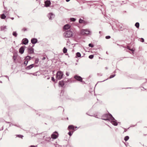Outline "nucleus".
<instances>
[{
	"label": "nucleus",
	"mask_w": 147,
	"mask_h": 147,
	"mask_svg": "<svg viewBox=\"0 0 147 147\" xmlns=\"http://www.w3.org/2000/svg\"><path fill=\"white\" fill-rule=\"evenodd\" d=\"M99 32V34H100L101 33V32L100 31Z\"/></svg>",
	"instance_id": "13d9d810"
},
{
	"label": "nucleus",
	"mask_w": 147,
	"mask_h": 147,
	"mask_svg": "<svg viewBox=\"0 0 147 147\" xmlns=\"http://www.w3.org/2000/svg\"><path fill=\"white\" fill-rule=\"evenodd\" d=\"M11 19L12 20H13L14 19V18H11Z\"/></svg>",
	"instance_id": "5fc2aeb1"
},
{
	"label": "nucleus",
	"mask_w": 147,
	"mask_h": 147,
	"mask_svg": "<svg viewBox=\"0 0 147 147\" xmlns=\"http://www.w3.org/2000/svg\"><path fill=\"white\" fill-rule=\"evenodd\" d=\"M24 50V48L23 47H21L19 49V52L21 54H23Z\"/></svg>",
	"instance_id": "2eb2a0df"
},
{
	"label": "nucleus",
	"mask_w": 147,
	"mask_h": 147,
	"mask_svg": "<svg viewBox=\"0 0 147 147\" xmlns=\"http://www.w3.org/2000/svg\"><path fill=\"white\" fill-rule=\"evenodd\" d=\"M5 38H6V37H5V38H3V39H5Z\"/></svg>",
	"instance_id": "69168bd1"
},
{
	"label": "nucleus",
	"mask_w": 147,
	"mask_h": 147,
	"mask_svg": "<svg viewBox=\"0 0 147 147\" xmlns=\"http://www.w3.org/2000/svg\"><path fill=\"white\" fill-rule=\"evenodd\" d=\"M141 41L142 42H143L144 41V39L143 38H141Z\"/></svg>",
	"instance_id": "a19ab883"
},
{
	"label": "nucleus",
	"mask_w": 147,
	"mask_h": 147,
	"mask_svg": "<svg viewBox=\"0 0 147 147\" xmlns=\"http://www.w3.org/2000/svg\"><path fill=\"white\" fill-rule=\"evenodd\" d=\"M46 59V57H43V58L42 59V60H44Z\"/></svg>",
	"instance_id": "37998d69"
},
{
	"label": "nucleus",
	"mask_w": 147,
	"mask_h": 147,
	"mask_svg": "<svg viewBox=\"0 0 147 147\" xmlns=\"http://www.w3.org/2000/svg\"><path fill=\"white\" fill-rule=\"evenodd\" d=\"M115 72H116L115 71L114 72V73H115Z\"/></svg>",
	"instance_id": "338daca9"
},
{
	"label": "nucleus",
	"mask_w": 147,
	"mask_h": 147,
	"mask_svg": "<svg viewBox=\"0 0 147 147\" xmlns=\"http://www.w3.org/2000/svg\"><path fill=\"white\" fill-rule=\"evenodd\" d=\"M34 67V64H31V65L27 66V67H26V70H28L32 68L33 67Z\"/></svg>",
	"instance_id": "4468645a"
},
{
	"label": "nucleus",
	"mask_w": 147,
	"mask_h": 147,
	"mask_svg": "<svg viewBox=\"0 0 147 147\" xmlns=\"http://www.w3.org/2000/svg\"><path fill=\"white\" fill-rule=\"evenodd\" d=\"M37 39L36 38H32L31 40V43L33 44H34L36 43L37 42Z\"/></svg>",
	"instance_id": "9b49d317"
},
{
	"label": "nucleus",
	"mask_w": 147,
	"mask_h": 147,
	"mask_svg": "<svg viewBox=\"0 0 147 147\" xmlns=\"http://www.w3.org/2000/svg\"><path fill=\"white\" fill-rule=\"evenodd\" d=\"M135 26L137 28H138L139 27V23L138 22H136L135 24Z\"/></svg>",
	"instance_id": "a878e982"
},
{
	"label": "nucleus",
	"mask_w": 147,
	"mask_h": 147,
	"mask_svg": "<svg viewBox=\"0 0 147 147\" xmlns=\"http://www.w3.org/2000/svg\"><path fill=\"white\" fill-rule=\"evenodd\" d=\"M6 16L4 14H3L1 15V18L2 19H5Z\"/></svg>",
	"instance_id": "4be33fe9"
},
{
	"label": "nucleus",
	"mask_w": 147,
	"mask_h": 147,
	"mask_svg": "<svg viewBox=\"0 0 147 147\" xmlns=\"http://www.w3.org/2000/svg\"><path fill=\"white\" fill-rule=\"evenodd\" d=\"M58 146H59V145H56V147H58Z\"/></svg>",
	"instance_id": "4d7b16f0"
},
{
	"label": "nucleus",
	"mask_w": 147,
	"mask_h": 147,
	"mask_svg": "<svg viewBox=\"0 0 147 147\" xmlns=\"http://www.w3.org/2000/svg\"><path fill=\"white\" fill-rule=\"evenodd\" d=\"M66 74L67 76H68L69 75V73L68 72H66Z\"/></svg>",
	"instance_id": "79ce46f5"
},
{
	"label": "nucleus",
	"mask_w": 147,
	"mask_h": 147,
	"mask_svg": "<svg viewBox=\"0 0 147 147\" xmlns=\"http://www.w3.org/2000/svg\"><path fill=\"white\" fill-rule=\"evenodd\" d=\"M67 49L65 47H64L63 49V51L64 53H67Z\"/></svg>",
	"instance_id": "5701e85b"
},
{
	"label": "nucleus",
	"mask_w": 147,
	"mask_h": 147,
	"mask_svg": "<svg viewBox=\"0 0 147 147\" xmlns=\"http://www.w3.org/2000/svg\"><path fill=\"white\" fill-rule=\"evenodd\" d=\"M70 0H66V1L67 2H68L70 1Z\"/></svg>",
	"instance_id": "603ef678"
},
{
	"label": "nucleus",
	"mask_w": 147,
	"mask_h": 147,
	"mask_svg": "<svg viewBox=\"0 0 147 147\" xmlns=\"http://www.w3.org/2000/svg\"><path fill=\"white\" fill-rule=\"evenodd\" d=\"M129 137L128 136H126L125 137L124 139L125 141H127L129 140Z\"/></svg>",
	"instance_id": "b1692460"
},
{
	"label": "nucleus",
	"mask_w": 147,
	"mask_h": 147,
	"mask_svg": "<svg viewBox=\"0 0 147 147\" xmlns=\"http://www.w3.org/2000/svg\"><path fill=\"white\" fill-rule=\"evenodd\" d=\"M75 128H77V127H76Z\"/></svg>",
	"instance_id": "0e129e2a"
},
{
	"label": "nucleus",
	"mask_w": 147,
	"mask_h": 147,
	"mask_svg": "<svg viewBox=\"0 0 147 147\" xmlns=\"http://www.w3.org/2000/svg\"><path fill=\"white\" fill-rule=\"evenodd\" d=\"M67 119H68V118L67 117Z\"/></svg>",
	"instance_id": "774afa93"
},
{
	"label": "nucleus",
	"mask_w": 147,
	"mask_h": 147,
	"mask_svg": "<svg viewBox=\"0 0 147 147\" xmlns=\"http://www.w3.org/2000/svg\"><path fill=\"white\" fill-rule=\"evenodd\" d=\"M82 2L83 3H85V1H82Z\"/></svg>",
	"instance_id": "3c124183"
},
{
	"label": "nucleus",
	"mask_w": 147,
	"mask_h": 147,
	"mask_svg": "<svg viewBox=\"0 0 147 147\" xmlns=\"http://www.w3.org/2000/svg\"><path fill=\"white\" fill-rule=\"evenodd\" d=\"M105 69H108V68H107V67H105Z\"/></svg>",
	"instance_id": "bf43d9fd"
},
{
	"label": "nucleus",
	"mask_w": 147,
	"mask_h": 147,
	"mask_svg": "<svg viewBox=\"0 0 147 147\" xmlns=\"http://www.w3.org/2000/svg\"><path fill=\"white\" fill-rule=\"evenodd\" d=\"M22 30H24V31H25L26 30V29L24 28L22 29Z\"/></svg>",
	"instance_id": "49530a36"
},
{
	"label": "nucleus",
	"mask_w": 147,
	"mask_h": 147,
	"mask_svg": "<svg viewBox=\"0 0 147 147\" xmlns=\"http://www.w3.org/2000/svg\"><path fill=\"white\" fill-rule=\"evenodd\" d=\"M7 29L6 26H2L1 27V31L5 30Z\"/></svg>",
	"instance_id": "a211bd4d"
},
{
	"label": "nucleus",
	"mask_w": 147,
	"mask_h": 147,
	"mask_svg": "<svg viewBox=\"0 0 147 147\" xmlns=\"http://www.w3.org/2000/svg\"><path fill=\"white\" fill-rule=\"evenodd\" d=\"M58 134L56 131H55L53 132V134L51 135V137H49L47 139H46V140L47 141H49V140H50L51 138L53 139H55L57 138L58 136Z\"/></svg>",
	"instance_id": "7ed1b4c3"
},
{
	"label": "nucleus",
	"mask_w": 147,
	"mask_h": 147,
	"mask_svg": "<svg viewBox=\"0 0 147 147\" xmlns=\"http://www.w3.org/2000/svg\"><path fill=\"white\" fill-rule=\"evenodd\" d=\"M28 61H26L25 60L24 62V64L25 65H26L28 63Z\"/></svg>",
	"instance_id": "72a5a7b5"
},
{
	"label": "nucleus",
	"mask_w": 147,
	"mask_h": 147,
	"mask_svg": "<svg viewBox=\"0 0 147 147\" xmlns=\"http://www.w3.org/2000/svg\"><path fill=\"white\" fill-rule=\"evenodd\" d=\"M96 1H94L93 2H95Z\"/></svg>",
	"instance_id": "680f3d73"
},
{
	"label": "nucleus",
	"mask_w": 147,
	"mask_h": 147,
	"mask_svg": "<svg viewBox=\"0 0 147 147\" xmlns=\"http://www.w3.org/2000/svg\"><path fill=\"white\" fill-rule=\"evenodd\" d=\"M88 46L89 47H94V45L91 43L89 44Z\"/></svg>",
	"instance_id": "473e14b6"
},
{
	"label": "nucleus",
	"mask_w": 147,
	"mask_h": 147,
	"mask_svg": "<svg viewBox=\"0 0 147 147\" xmlns=\"http://www.w3.org/2000/svg\"><path fill=\"white\" fill-rule=\"evenodd\" d=\"M94 57V55H92L89 56V58L90 59H92Z\"/></svg>",
	"instance_id": "c85d7f7f"
},
{
	"label": "nucleus",
	"mask_w": 147,
	"mask_h": 147,
	"mask_svg": "<svg viewBox=\"0 0 147 147\" xmlns=\"http://www.w3.org/2000/svg\"><path fill=\"white\" fill-rule=\"evenodd\" d=\"M111 121V123L115 126H117L118 123L117 122V121L114 119H114H110V121Z\"/></svg>",
	"instance_id": "423d86ee"
},
{
	"label": "nucleus",
	"mask_w": 147,
	"mask_h": 147,
	"mask_svg": "<svg viewBox=\"0 0 147 147\" xmlns=\"http://www.w3.org/2000/svg\"><path fill=\"white\" fill-rule=\"evenodd\" d=\"M74 78L76 80L81 82L82 80V78L80 76H78L77 75H76L74 76Z\"/></svg>",
	"instance_id": "1a4fd4ad"
},
{
	"label": "nucleus",
	"mask_w": 147,
	"mask_h": 147,
	"mask_svg": "<svg viewBox=\"0 0 147 147\" xmlns=\"http://www.w3.org/2000/svg\"><path fill=\"white\" fill-rule=\"evenodd\" d=\"M31 57L30 56H27L25 58L24 60L26 61H28L30 60L31 59Z\"/></svg>",
	"instance_id": "6ab92c4d"
},
{
	"label": "nucleus",
	"mask_w": 147,
	"mask_h": 147,
	"mask_svg": "<svg viewBox=\"0 0 147 147\" xmlns=\"http://www.w3.org/2000/svg\"><path fill=\"white\" fill-rule=\"evenodd\" d=\"M28 42V40L27 38L24 39L22 40V43L25 45H27Z\"/></svg>",
	"instance_id": "ddd939ff"
},
{
	"label": "nucleus",
	"mask_w": 147,
	"mask_h": 147,
	"mask_svg": "<svg viewBox=\"0 0 147 147\" xmlns=\"http://www.w3.org/2000/svg\"><path fill=\"white\" fill-rule=\"evenodd\" d=\"M112 28H113V27H114V26H112Z\"/></svg>",
	"instance_id": "6e6d98bb"
},
{
	"label": "nucleus",
	"mask_w": 147,
	"mask_h": 147,
	"mask_svg": "<svg viewBox=\"0 0 147 147\" xmlns=\"http://www.w3.org/2000/svg\"><path fill=\"white\" fill-rule=\"evenodd\" d=\"M98 76H102V74H98Z\"/></svg>",
	"instance_id": "de8ad7c7"
},
{
	"label": "nucleus",
	"mask_w": 147,
	"mask_h": 147,
	"mask_svg": "<svg viewBox=\"0 0 147 147\" xmlns=\"http://www.w3.org/2000/svg\"><path fill=\"white\" fill-rule=\"evenodd\" d=\"M71 26L69 24L65 25L63 27V29L65 30H68L70 28Z\"/></svg>",
	"instance_id": "f8f14e48"
},
{
	"label": "nucleus",
	"mask_w": 147,
	"mask_h": 147,
	"mask_svg": "<svg viewBox=\"0 0 147 147\" xmlns=\"http://www.w3.org/2000/svg\"><path fill=\"white\" fill-rule=\"evenodd\" d=\"M115 76V74H114V75H111L109 77V78L110 79L112 78H113Z\"/></svg>",
	"instance_id": "7c9ffc66"
},
{
	"label": "nucleus",
	"mask_w": 147,
	"mask_h": 147,
	"mask_svg": "<svg viewBox=\"0 0 147 147\" xmlns=\"http://www.w3.org/2000/svg\"><path fill=\"white\" fill-rule=\"evenodd\" d=\"M64 82L63 81H60L59 82V85L61 87H63L64 86Z\"/></svg>",
	"instance_id": "f3484780"
},
{
	"label": "nucleus",
	"mask_w": 147,
	"mask_h": 147,
	"mask_svg": "<svg viewBox=\"0 0 147 147\" xmlns=\"http://www.w3.org/2000/svg\"><path fill=\"white\" fill-rule=\"evenodd\" d=\"M13 125V124H12L11 123H10V124L9 125V127L11 126V125Z\"/></svg>",
	"instance_id": "09e8293b"
},
{
	"label": "nucleus",
	"mask_w": 147,
	"mask_h": 147,
	"mask_svg": "<svg viewBox=\"0 0 147 147\" xmlns=\"http://www.w3.org/2000/svg\"><path fill=\"white\" fill-rule=\"evenodd\" d=\"M90 32V31L88 29H82L81 31V33L83 35L89 34Z\"/></svg>",
	"instance_id": "39448f33"
},
{
	"label": "nucleus",
	"mask_w": 147,
	"mask_h": 147,
	"mask_svg": "<svg viewBox=\"0 0 147 147\" xmlns=\"http://www.w3.org/2000/svg\"><path fill=\"white\" fill-rule=\"evenodd\" d=\"M63 75V72L61 71H57L56 74V79L57 80L61 79L62 78Z\"/></svg>",
	"instance_id": "20e7f679"
},
{
	"label": "nucleus",
	"mask_w": 147,
	"mask_h": 147,
	"mask_svg": "<svg viewBox=\"0 0 147 147\" xmlns=\"http://www.w3.org/2000/svg\"><path fill=\"white\" fill-rule=\"evenodd\" d=\"M105 80H103V81H102V82H104V81H105Z\"/></svg>",
	"instance_id": "e2e57ef3"
},
{
	"label": "nucleus",
	"mask_w": 147,
	"mask_h": 147,
	"mask_svg": "<svg viewBox=\"0 0 147 147\" xmlns=\"http://www.w3.org/2000/svg\"><path fill=\"white\" fill-rule=\"evenodd\" d=\"M49 78H49V77H48V78H47V79L48 80V79H49Z\"/></svg>",
	"instance_id": "052dcab7"
},
{
	"label": "nucleus",
	"mask_w": 147,
	"mask_h": 147,
	"mask_svg": "<svg viewBox=\"0 0 147 147\" xmlns=\"http://www.w3.org/2000/svg\"><path fill=\"white\" fill-rule=\"evenodd\" d=\"M53 82L55 81V79L53 77H52L51 78Z\"/></svg>",
	"instance_id": "58836bf2"
},
{
	"label": "nucleus",
	"mask_w": 147,
	"mask_h": 147,
	"mask_svg": "<svg viewBox=\"0 0 147 147\" xmlns=\"http://www.w3.org/2000/svg\"><path fill=\"white\" fill-rule=\"evenodd\" d=\"M18 136L19 138H22L23 136L21 135H18Z\"/></svg>",
	"instance_id": "e433bc0d"
},
{
	"label": "nucleus",
	"mask_w": 147,
	"mask_h": 147,
	"mask_svg": "<svg viewBox=\"0 0 147 147\" xmlns=\"http://www.w3.org/2000/svg\"><path fill=\"white\" fill-rule=\"evenodd\" d=\"M76 57H81V55L79 52H77L76 54Z\"/></svg>",
	"instance_id": "412c9836"
},
{
	"label": "nucleus",
	"mask_w": 147,
	"mask_h": 147,
	"mask_svg": "<svg viewBox=\"0 0 147 147\" xmlns=\"http://www.w3.org/2000/svg\"><path fill=\"white\" fill-rule=\"evenodd\" d=\"M111 38V36H106L105 37V38L107 39H109Z\"/></svg>",
	"instance_id": "c9c22d12"
},
{
	"label": "nucleus",
	"mask_w": 147,
	"mask_h": 147,
	"mask_svg": "<svg viewBox=\"0 0 147 147\" xmlns=\"http://www.w3.org/2000/svg\"><path fill=\"white\" fill-rule=\"evenodd\" d=\"M76 19L74 18H70V20L72 22H75L76 20Z\"/></svg>",
	"instance_id": "bb28decb"
},
{
	"label": "nucleus",
	"mask_w": 147,
	"mask_h": 147,
	"mask_svg": "<svg viewBox=\"0 0 147 147\" xmlns=\"http://www.w3.org/2000/svg\"><path fill=\"white\" fill-rule=\"evenodd\" d=\"M84 22H85V21L84 20H82L81 19H79V22L80 23H82Z\"/></svg>",
	"instance_id": "393cba45"
},
{
	"label": "nucleus",
	"mask_w": 147,
	"mask_h": 147,
	"mask_svg": "<svg viewBox=\"0 0 147 147\" xmlns=\"http://www.w3.org/2000/svg\"><path fill=\"white\" fill-rule=\"evenodd\" d=\"M12 35L13 36H14L15 37H16L17 36L18 34L16 31H14L13 32Z\"/></svg>",
	"instance_id": "aec40b11"
},
{
	"label": "nucleus",
	"mask_w": 147,
	"mask_h": 147,
	"mask_svg": "<svg viewBox=\"0 0 147 147\" xmlns=\"http://www.w3.org/2000/svg\"><path fill=\"white\" fill-rule=\"evenodd\" d=\"M6 123H10V122H7V121H6Z\"/></svg>",
	"instance_id": "864d4df0"
},
{
	"label": "nucleus",
	"mask_w": 147,
	"mask_h": 147,
	"mask_svg": "<svg viewBox=\"0 0 147 147\" xmlns=\"http://www.w3.org/2000/svg\"><path fill=\"white\" fill-rule=\"evenodd\" d=\"M68 129L69 130L72 129L74 130V127L73 125H69L68 127Z\"/></svg>",
	"instance_id": "dca6fc26"
},
{
	"label": "nucleus",
	"mask_w": 147,
	"mask_h": 147,
	"mask_svg": "<svg viewBox=\"0 0 147 147\" xmlns=\"http://www.w3.org/2000/svg\"><path fill=\"white\" fill-rule=\"evenodd\" d=\"M73 33L70 30L65 31L63 33L64 36L66 38H70L73 36Z\"/></svg>",
	"instance_id": "f03ea898"
},
{
	"label": "nucleus",
	"mask_w": 147,
	"mask_h": 147,
	"mask_svg": "<svg viewBox=\"0 0 147 147\" xmlns=\"http://www.w3.org/2000/svg\"><path fill=\"white\" fill-rule=\"evenodd\" d=\"M127 49L132 51H134V49H131L130 48V47L129 46L127 47Z\"/></svg>",
	"instance_id": "cd10ccee"
},
{
	"label": "nucleus",
	"mask_w": 147,
	"mask_h": 147,
	"mask_svg": "<svg viewBox=\"0 0 147 147\" xmlns=\"http://www.w3.org/2000/svg\"><path fill=\"white\" fill-rule=\"evenodd\" d=\"M13 125H14L15 126H16V127H20V126H19V125H18L17 124H13Z\"/></svg>",
	"instance_id": "ea45409f"
},
{
	"label": "nucleus",
	"mask_w": 147,
	"mask_h": 147,
	"mask_svg": "<svg viewBox=\"0 0 147 147\" xmlns=\"http://www.w3.org/2000/svg\"><path fill=\"white\" fill-rule=\"evenodd\" d=\"M29 147H36L34 145H31Z\"/></svg>",
	"instance_id": "a18cd8bd"
},
{
	"label": "nucleus",
	"mask_w": 147,
	"mask_h": 147,
	"mask_svg": "<svg viewBox=\"0 0 147 147\" xmlns=\"http://www.w3.org/2000/svg\"><path fill=\"white\" fill-rule=\"evenodd\" d=\"M45 6L46 7L49 6L51 4V1L49 0H47L45 2Z\"/></svg>",
	"instance_id": "6e6552de"
},
{
	"label": "nucleus",
	"mask_w": 147,
	"mask_h": 147,
	"mask_svg": "<svg viewBox=\"0 0 147 147\" xmlns=\"http://www.w3.org/2000/svg\"><path fill=\"white\" fill-rule=\"evenodd\" d=\"M5 76V77H6V78H7L8 79V80H9V77L7 76Z\"/></svg>",
	"instance_id": "c03bdc74"
},
{
	"label": "nucleus",
	"mask_w": 147,
	"mask_h": 147,
	"mask_svg": "<svg viewBox=\"0 0 147 147\" xmlns=\"http://www.w3.org/2000/svg\"><path fill=\"white\" fill-rule=\"evenodd\" d=\"M102 119L106 121H110V119H114V117L110 114H107L103 115L102 116Z\"/></svg>",
	"instance_id": "f257e3e1"
},
{
	"label": "nucleus",
	"mask_w": 147,
	"mask_h": 147,
	"mask_svg": "<svg viewBox=\"0 0 147 147\" xmlns=\"http://www.w3.org/2000/svg\"><path fill=\"white\" fill-rule=\"evenodd\" d=\"M73 131H72V132L71 131H69L68 133V134L70 136H71L72 135V134L73 133Z\"/></svg>",
	"instance_id": "2f4dec72"
},
{
	"label": "nucleus",
	"mask_w": 147,
	"mask_h": 147,
	"mask_svg": "<svg viewBox=\"0 0 147 147\" xmlns=\"http://www.w3.org/2000/svg\"><path fill=\"white\" fill-rule=\"evenodd\" d=\"M13 58L14 61H15L16 59V57L14 55L13 57Z\"/></svg>",
	"instance_id": "4c0bfd02"
},
{
	"label": "nucleus",
	"mask_w": 147,
	"mask_h": 147,
	"mask_svg": "<svg viewBox=\"0 0 147 147\" xmlns=\"http://www.w3.org/2000/svg\"><path fill=\"white\" fill-rule=\"evenodd\" d=\"M4 120L3 119L1 118H0V122H4Z\"/></svg>",
	"instance_id": "f704fd0d"
},
{
	"label": "nucleus",
	"mask_w": 147,
	"mask_h": 147,
	"mask_svg": "<svg viewBox=\"0 0 147 147\" xmlns=\"http://www.w3.org/2000/svg\"><path fill=\"white\" fill-rule=\"evenodd\" d=\"M3 129V127H1V129H0V131L2 130Z\"/></svg>",
	"instance_id": "8fccbe9b"
},
{
	"label": "nucleus",
	"mask_w": 147,
	"mask_h": 147,
	"mask_svg": "<svg viewBox=\"0 0 147 147\" xmlns=\"http://www.w3.org/2000/svg\"><path fill=\"white\" fill-rule=\"evenodd\" d=\"M28 52L29 54H31L34 53V49L32 47L28 49Z\"/></svg>",
	"instance_id": "9d476101"
},
{
	"label": "nucleus",
	"mask_w": 147,
	"mask_h": 147,
	"mask_svg": "<svg viewBox=\"0 0 147 147\" xmlns=\"http://www.w3.org/2000/svg\"><path fill=\"white\" fill-rule=\"evenodd\" d=\"M47 16L49 18V20H51L55 17V15L52 13H49Z\"/></svg>",
	"instance_id": "0eeeda50"
},
{
	"label": "nucleus",
	"mask_w": 147,
	"mask_h": 147,
	"mask_svg": "<svg viewBox=\"0 0 147 147\" xmlns=\"http://www.w3.org/2000/svg\"><path fill=\"white\" fill-rule=\"evenodd\" d=\"M39 61V59L38 58H36L35 60V63H38Z\"/></svg>",
	"instance_id": "c756f323"
}]
</instances>
